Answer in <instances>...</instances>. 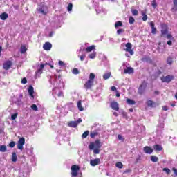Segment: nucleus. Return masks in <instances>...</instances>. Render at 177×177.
Returning <instances> with one entry per match:
<instances>
[{"instance_id": "nucleus-1", "label": "nucleus", "mask_w": 177, "mask_h": 177, "mask_svg": "<svg viewBox=\"0 0 177 177\" xmlns=\"http://www.w3.org/2000/svg\"><path fill=\"white\" fill-rule=\"evenodd\" d=\"M160 27V37L167 38V39H171V41H173L174 37H172V34L168 33L169 31V27H168V25H167V24H162Z\"/></svg>"}, {"instance_id": "nucleus-2", "label": "nucleus", "mask_w": 177, "mask_h": 177, "mask_svg": "<svg viewBox=\"0 0 177 177\" xmlns=\"http://www.w3.org/2000/svg\"><path fill=\"white\" fill-rule=\"evenodd\" d=\"M95 85V75L94 73H90L89 79L84 85V88L88 91V89H92V86Z\"/></svg>"}, {"instance_id": "nucleus-3", "label": "nucleus", "mask_w": 177, "mask_h": 177, "mask_svg": "<svg viewBox=\"0 0 177 177\" xmlns=\"http://www.w3.org/2000/svg\"><path fill=\"white\" fill-rule=\"evenodd\" d=\"M71 176L72 177H77L78 176V171H80V166L77 165H73L71 167Z\"/></svg>"}, {"instance_id": "nucleus-4", "label": "nucleus", "mask_w": 177, "mask_h": 177, "mask_svg": "<svg viewBox=\"0 0 177 177\" xmlns=\"http://www.w3.org/2000/svg\"><path fill=\"white\" fill-rule=\"evenodd\" d=\"M146 88H147V83L145 81H143L138 87V95H143L146 91Z\"/></svg>"}, {"instance_id": "nucleus-5", "label": "nucleus", "mask_w": 177, "mask_h": 177, "mask_svg": "<svg viewBox=\"0 0 177 177\" xmlns=\"http://www.w3.org/2000/svg\"><path fill=\"white\" fill-rule=\"evenodd\" d=\"M162 82H166V84H169L171 81L175 80V76L174 75H168L167 76H163L160 78Z\"/></svg>"}, {"instance_id": "nucleus-6", "label": "nucleus", "mask_w": 177, "mask_h": 177, "mask_svg": "<svg viewBox=\"0 0 177 177\" xmlns=\"http://www.w3.org/2000/svg\"><path fill=\"white\" fill-rule=\"evenodd\" d=\"M94 147L97 149H100L102 147V144L100 143V140H97L95 141V142H91L88 145V149L90 150H93Z\"/></svg>"}, {"instance_id": "nucleus-7", "label": "nucleus", "mask_w": 177, "mask_h": 177, "mask_svg": "<svg viewBox=\"0 0 177 177\" xmlns=\"http://www.w3.org/2000/svg\"><path fill=\"white\" fill-rule=\"evenodd\" d=\"M37 10L39 12V13L46 15H48V6L42 5L41 6L37 8Z\"/></svg>"}, {"instance_id": "nucleus-8", "label": "nucleus", "mask_w": 177, "mask_h": 177, "mask_svg": "<svg viewBox=\"0 0 177 177\" xmlns=\"http://www.w3.org/2000/svg\"><path fill=\"white\" fill-rule=\"evenodd\" d=\"M80 122H82V119L79 118L77 121H70L68 123V127H73V128H77Z\"/></svg>"}, {"instance_id": "nucleus-9", "label": "nucleus", "mask_w": 177, "mask_h": 177, "mask_svg": "<svg viewBox=\"0 0 177 177\" xmlns=\"http://www.w3.org/2000/svg\"><path fill=\"white\" fill-rule=\"evenodd\" d=\"M125 46H126V48L124 49V50L130 53L131 56H133V55L135 53L133 52V50H132V44L127 43Z\"/></svg>"}, {"instance_id": "nucleus-10", "label": "nucleus", "mask_w": 177, "mask_h": 177, "mask_svg": "<svg viewBox=\"0 0 177 177\" xmlns=\"http://www.w3.org/2000/svg\"><path fill=\"white\" fill-rule=\"evenodd\" d=\"M26 144V139L24 138H19L17 144V149L19 150H23V146Z\"/></svg>"}, {"instance_id": "nucleus-11", "label": "nucleus", "mask_w": 177, "mask_h": 177, "mask_svg": "<svg viewBox=\"0 0 177 177\" xmlns=\"http://www.w3.org/2000/svg\"><path fill=\"white\" fill-rule=\"evenodd\" d=\"M12 64H13L12 63V61L10 60L6 61L3 64V68L6 71H8L10 69V67H12Z\"/></svg>"}, {"instance_id": "nucleus-12", "label": "nucleus", "mask_w": 177, "mask_h": 177, "mask_svg": "<svg viewBox=\"0 0 177 177\" xmlns=\"http://www.w3.org/2000/svg\"><path fill=\"white\" fill-rule=\"evenodd\" d=\"M47 64H49V63L41 64L40 65L39 68L35 72L37 77H38V76L41 75V74H42L43 70L45 68V66H46Z\"/></svg>"}, {"instance_id": "nucleus-13", "label": "nucleus", "mask_w": 177, "mask_h": 177, "mask_svg": "<svg viewBox=\"0 0 177 177\" xmlns=\"http://www.w3.org/2000/svg\"><path fill=\"white\" fill-rule=\"evenodd\" d=\"M111 107L115 111H120V105L115 101L111 102Z\"/></svg>"}, {"instance_id": "nucleus-14", "label": "nucleus", "mask_w": 177, "mask_h": 177, "mask_svg": "<svg viewBox=\"0 0 177 177\" xmlns=\"http://www.w3.org/2000/svg\"><path fill=\"white\" fill-rule=\"evenodd\" d=\"M99 164H100V159L99 158L90 160V165H91V167H96V165H99Z\"/></svg>"}, {"instance_id": "nucleus-15", "label": "nucleus", "mask_w": 177, "mask_h": 177, "mask_svg": "<svg viewBox=\"0 0 177 177\" xmlns=\"http://www.w3.org/2000/svg\"><path fill=\"white\" fill-rule=\"evenodd\" d=\"M43 49L44 50H50L52 49V44H50L49 42H46L43 45Z\"/></svg>"}, {"instance_id": "nucleus-16", "label": "nucleus", "mask_w": 177, "mask_h": 177, "mask_svg": "<svg viewBox=\"0 0 177 177\" xmlns=\"http://www.w3.org/2000/svg\"><path fill=\"white\" fill-rule=\"evenodd\" d=\"M28 92L29 93V95L32 97V99H34V87H32V86H28Z\"/></svg>"}, {"instance_id": "nucleus-17", "label": "nucleus", "mask_w": 177, "mask_h": 177, "mask_svg": "<svg viewBox=\"0 0 177 177\" xmlns=\"http://www.w3.org/2000/svg\"><path fill=\"white\" fill-rule=\"evenodd\" d=\"M147 106H148V107H151V108H154L156 107V102H154L153 100H148L146 102Z\"/></svg>"}, {"instance_id": "nucleus-18", "label": "nucleus", "mask_w": 177, "mask_h": 177, "mask_svg": "<svg viewBox=\"0 0 177 177\" xmlns=\"http://www.w3.org/2000/svg\"><path fill=\"white\" fill-rule=\"evenodd\" d=\"M150 26H151V34H157V28H156L155 25H154V22L151 21L149 23Z\"/></svg>"}, {"instance_id": "nucleus-19", "label": "nucleus", "mask_w": 177, "mask_h": 177, "mask_svg": "<svg viewBox=\"0 0 177 177\" xmlns=\"http://www.w3.org/2000/svg\"><path fill=\"white\" fill-rule=\"evenodd\" d=\"M143 150L147 154H151L153 153V149L149 146L145 147Z\"/></svg>"}, {"instance_id": "nucleus-20", "label": "nucleus", "mask_w": 177, "mask_h": 177, "mask_svg": "<svg viewBox=\"0 0 177 177\" xmlns=\"http://www.w3.org/2000/svg\"><path fill=\"white\" fill-rule=\"evenodd\" d=\"M124 74H133V68L132 67H127L124 71Z\"/></svg>"}, {"instance_id": "nucleus-21", "label": "nucleus", "mask_w": 177, "mask_h": 177, "mask_svg": "<svg viewBox=\"0 0 177 177\" xmlns=\"http://www.w3.org/2000/svg\"><path fill=\"white\" fill-rule=\"evenodd\" d=\"M96 49V46L91 45V46H88L86 48V52L87 53H89V52H92V50H95Z\"/></svg>"}, {"instance_id": "nucleus-22", "label": "nucleus", "mask_w": 177, "mask_h": 177, "mask_svg": "<svg viewBox=\"0 0 177 177\" xmlns=\"http://www.w3.org/2000/svg\"><path fill=\"white\" fill-rule=\"evenodd\" d=\"M9 17V15L6 12H3L0 15L1 20H6Z\"/></svg>"}, {"instance_id": "nucleus-23", "label": "nucleus", "mask_w": 177, "mask_h": 177, "mask_svg": "<svg viewBox=\"0 0 177 177\" xmlns=\"http://www.w3.org/2000/svg\"><path fill=\"white\" fill-rule=\"evenodd\" d=\"M167 64H169V66H172L174 64V58H172L171 56L167 57Z\"/></svg>"}, {"instance_id": "nucleus-24", "label": "nucleus", "mask_w": 177, "mask_h": 177, "mask_svg": "<svg viewBox=\"0 0 177 177\" xmlns=\"http://www.w3.org/2000/svg\"><path fill=\"white\" fill-rule=\"evenodd\" d=\"M98 135H99V132L95 130L90 133V138H95V136H98Z\"/></svg>"}, {"instance_id": "nucleus-25", "label": "nucleus", "mask_w": 177, "mask_h": 177, "mask_svg": "<svg viewBox=\"0 0 177 177\" xmlns=\"http://www.w3.org/2000/svg\"><path fill=\"white\" fill-rule=\"evenodd\" d=\"M82 102L81 100H79L77 102V109L80 111H84V107H82Z\"/></svg>"}, {"instance_id": "nucleus-26", "label": "nucleus", "mask_w": 177, "mask_h": 177, "mask_svg": "<svg viewBox=\"0 0 177 177\" xmlns=\"http://www.w3.org/2000/svg\"><path fill=\"white\" fill-rule=\"evenodd\" d=\"M153 149L156 151H161L162 150V147L160 145H155Z\"/></svg>"}, {"instance_id": "nucleus-27", "label": "nucleus", "mask_w": 177, "mask_h": 177, "mask_svg": "<svg viewBox=\"0 0 177 177\" xmlns=\"http://www.w3.org/2000/svg\"><path fill=\"white\" fill-rule=\"evenodd\" d=\"M126 102L127 103V104H129L130 106H133V104H135L136 102H135V100L127 98L126 100Z\"/></svg>"}, {"instance_id": "nucleus-28", "label": "nucleus", "mask_w": 177, "mask_h": 177, "mask_svg": "<svg viewBox=\"0 0 177 177\" xmlns=\"http://www.w3.org/2000/svg\"><path fill=\"white\" fill-rule=\"evenodd\" d=\"M111 77V72L106 73L103 75V78L104 80H109Z\"/></svg>"}, {"instance_id": "nucleus-29", "label": "nucleus", "mask_w": 177, "mask_h": 177, "mask_svg": "<svg viewBox=\"0 0 177 177\" xmlns=\"http://www.w3.org/2000/svg\"><path fill=\"white\" fill-rule=\"evenodd\" d=\"M12 162H16V161H17V155L15 153V152L12 153Z\"/></svg>"}, {"instance_id": "nucleus-30", "label": "nucleus", "mask_w": 177, "mask_h": 177, "mask_svg": "<svg viewBox=\"0 0 177 177\" xmlns=\"http://www.w3.org/2000/svg\"><path fill=\"white\" fill-rule=\"evenodd\" d=\"M151 161H152V162H158V157L156 156H151Z\"/></svg>"}, {"instance_id": "nucleus-31", "label": "nucleus", "mask_w": 177, "mask_h": 177, "mask_svg": "<svg viewBox=\"0 0 177 177\" xmlns=\"http://www.w3.org/2000/svg\"><path fill=\"white\" fill-rule=\"evenodd\" d=\"M116 168H119L121 169L122 168H124V165L121 162H118L115 163Z\"/></svg>"}, {"instance_id": "nucleus-32", "label": "nucleus", "mask_w": 177, "mask_h": 177, "mask_svg": "<svg viewBox=\"0 0 177 177\" xmlns=\"http://www.w3.org/2000/svg\"><path fill=\"white\" fill-rule=\"evenodd\" d=\"M118 27H122V22L121 21H118L115 24V28H118Z\"/></svg>"}, {"instance_id": "nucleus-33", "label": "nucleus", "mask_w": 177, "mask_h": 177, "mask_svg": "<svg viewBox=\"0 0 177 177\" xmlns=\"http://www.w3.org/2000/svg\"><path fill=\"white\" fill-rule=\"evenodd\" d=\"M6 150H7L6 145L0 146V151H1V153H5Z\"/></svg>"}, {"instance_id": "nucleus-34", "label": "nucleus", "mask_w": 177, "mask_h": 177, "mask_svg": "<svg viewBox=\"0 0 177 177\" xmlns=\"http://www.w3.org/2000/svg\"><path fill=\"white\" fill-rule=\"evenodd\" d=\"M20 52L22 54H24L25 52H27V48L26 47V46H21Z\"/></svg>"}, {"instance_id": "nucleus-35", "label": "nucleus", "mask_w": 177, "mask_h": 177, "mask_svg": "<svg viewBox=\"0 0 177 177\" xmlns=\"http://www.w3.org/2000/svg\"><path fill=\"white\" fill-rule=\"evenodd\" d=\"M174 2V7L173 10H175V12L177 11V0H173Z\"/></svg>"}, {"instance_id": "nucleus-36", "label": "nucleus", "mask_w": 177, "mask_h": 177, "mask_svg": "<svg viewBox=\"0 0 177 177\" xmlns=\"http://www.w3.org/2000/svg\"><path fill=\"white\" fill-rule=\"evenodd\" d=\"M88 135H89V131H86L83 133L82 138H83L84 139H85L86 138H88Z\"/></svg>"}, {"instance_id": "nucleus-37", "label": "nucleus", "mask_w": 177, "mask_h": 177, "mask_svg": "<svg viewBox=\"0 0 177 177\" xmlns=\"http://www.w3.org/2000/svg\"><path fill=\"white\" fill-rule=\"evenodd\" d=\"M129 24H133L135 23V18L133 17H129Z\"/></svg>"}, {"instance_id": "nucleus-38", "label": "nucleus", "mask_w": 177, "mask_h": 177, "mask_svg": "<svg viewBox=\"0 0 177 177\" xmlns=\"http://www.w3.org/2000/svg\"><path fill=\"white\" fill-rule=\"evenodd\" d=\"M142 21H146L147 20V15L145 12H142Z\"/></svg>"}, {"instance_id": "nucleus-39", "label": "nucleus", "mask_w": 177, "mask_h": 177, "mask_svg": "<svg viewBox=\"0 0 177 177\" xmlns=\"http://www.w3.org/2000/svg\"><path fill=\"white\" fill-rule=\"evenodd\" d=\"M30 107L34 111H38V106L36 104H32Z\"/></svg>"}, {"instance_id": "nucleus-40", "label": "nucleus", "mask_w": 177, "mask_h": 177, "mask_svg": "<svg viewBox=\"0 0 177 177\" xmlns=\"http://www.w3.org/2000/svg\"><path fill=\"white\" fill-rule=\"evenodd\" d=\"M72 73L73 74H75V75H77V74H80V71H78V68H75L73 69Z\"/></svg>"}, {"instance_id": "nucleus-41", "label": "nucleus", "mask_w": 177, "mask_h": 177, "mask_svg": "<svg viewBox=\"0 0 177 177\" xmlns=\"http://www.w3.org/2000/svg\"><path fill=\"white\" fill-rule=\"evenodd\" d=\"M89 59H95L96 57V52H94L88 55Z\"/></svg>"}, {"instance_id": "nucleus-42", "label": "nucleus", "mask_w": 177, "mask_h": 177, "mask_svg": "<svg viewBox=\"0 0 177 177\" xmlns=\"http://www.w3.org/2000/svg\"><path fill=\"white\" fill-rule=\"evenodd\" d=\"M151 6L153 7L154 9L157 8V1L156 0L151 1Z\"/></svg>"}, {"instance_id": "nucleus-43", "label": "nucleus", "mask_w": 177, "mask_h": 177, "mask_svg": "<svg viewBox=\"0 0 177 177\" xmlns=\"http://www.w3.org/2000/svg\"><path fill=\"white\" fill-rule=\"evenodd\" d=\"M131 13L133 16H138V15H139V12L136 9L133 10Z\"/></svg>"}, {"instance_id": "nucleus-44", "label": "nucleus", "mask_w": 177, "mask_h": 177, "mask_svg": "<svg viewBox=\"0 0 177 177\" xmlns=\"http://www.w3.org/2000/svg\"><path fill=\"white\" fill-rule=\"evenodd\" d=\"M68 12H71L73 10V3H69L67 7Z\"/></svg>"}, {"instance_id": "nucleus-45", "label": "nucleus", "mask_w": 177, "mask_h": 177, "mask_svg": "<svg viewBox=\"0 0 177 177\" xmlns=\"http://www.w3.org/2000/svg\"><path fill=\"white\" fill-rule=\"evenodd\" d=\"M118 139L119 140H122V142H124L125 141V138H124V137H122V136H121L120 134L118 135Z\"/></svg>"}, {"instance_id": "nucleus-46", "label": "nucleus", "mask_w": 177, "mask_h": 177, "mask_svg": "<svg viewBox=\"0 0 177 177\" xmlns=\"http://www.w3.org/2000/svg\"><path fill=\"white\" fill-rule=\"evenodd\" d=\"M100 148H95V149H94V150H93L94 154H99L100 153Z\"/></svg>"}, {"instance_id": "nucleus-47", "label": "nucleus", "mask_w": 177, "mask_h": 177, "mask_svg": "<svg viewBox=\"0 0 177 177\" xmlns=\"http://www.w3.org/2000/svg\"><path fill=\"white\" fill-rule=\"evenodd\" d=\"M16 146V142L15 141H12L9 143V147L13 148Z\"/></svg>"}, {"instance_id": "nucleus-48", "label": "nucleus", "mask_w": 177, "mask_h": 177, "mask_svg": "<svg viewBox=\"0 0 177 177\" xmlns=\"http://www.w3.org/2000/svg\"><path fill=\"white\" fill-rule=\"evenodd\" d=\"M163 171L167 174V175H169L171 174V169L169 168H163Z\"/></svg>"}, {"instance_id": "nucleus-49", "label": "nucleus", "mask_w": 177, "mask_h": 177, "mask_svg": "<svg viewBox=\"0 0 177 177\" xmlns=\"http://www.w3.org/2000/svg\"><path fill=\"white\" fill-rule=\"evenodd\" d=\"M80 57L81 62H84L85 60V58L86 57V55L85 54L82 55L81 56H79Z\"/></svg>"}, {"instance_id": "nucleus-50", "label": "nucleus", "mask_w": 177, "mask_h": 177, "mask_svg": "<svg viewBox=\"0 0 177 177\" xmlns=\"http://www.w3.org/2000/svg\"><path fill=\"white\" fill-rule=\"evenodd\" d=\"M17 113L11 115V120H16V118H17Z\"/></svg>"}, {"instance_id": "nucleus-51", "label": "nucleus", "mask_w": 177, "mask_h": 177, "mask_svg": "<svg viewBox=\"0 0 177 177\" xmlns=\"http://www.w3.org/2000/svg\"><path fill=\"white\" fill-rule=\"evenodd\" d=\"M124 31H125L124 29H118L117 30L118 35H120V34H122V32H124Z\"/></svg>"}, {"instance_id": "nucleus-52", "label": "nucleus", "mask_w": 177, "mask_h": 177, "mask_svg": "<svg viewBox=\"0 0 177 177\" xmlns=\"http://www.w3.org/2000/svg\"><path fill=\"white\" fill-rule=\"evenodd\" d=\"M172 171L174 172L175 176L177 177V169L175 167H173Z\"/></svg>"}, {"instance_id": "nucleus-53", "label": "nucleus", "mask_w": 177, "mask_h": 177, "mask_svg": "<svg viewBox=\"0 0 177 177\" xmlns=\"http://www.w3.org/2000/svg\"><path fill=\"white\" fill-rule=\"evenodd\" d=\"M62 96H64V95L63 94V91H59L58 97H62Z\"/></svg>"}, {"instance_id": "nucleus-54", "label": "nucleus", "mask_w": 177, "mask_h": 177, "mask_svg": "<svg viewBox=\"0 0 177 177\" xmlns=\"http://www.w3.org/2000/svg\"><path fill=\"white\" fill-rule=\"evenodd\" d=\"M131 172H132V170H131V169H128L125 170V171L123 172V174H129V173H131Z\"/></svg>"}, {"instance_id": "nucleus-55", "label": "nucleus", "mask_w": 177, "mask_h": 177, "mask_svg": "<svg viewBox=\"0 0 177 177\" xmlns=\"http://www.w3.org/2000/svg\"><path fill=\"white\" fill-rule=\"evenodd\" d=\"M26 82H27V78L24 77V78L21 80V84H26Z\"/></svg>"}, {"instance_id": "nucleus-56", "label": "nucleus", "mask_w": 177, "mask_h": 177, "mask_svg": "<svg viewBox=\"0 0 177 177\" xmlns=\"http://www.w3.org/2000/svg\"><path fill=\"white\" fill-rule=\"evenodd\" d=\"M58 64L59 66H66L63 61H59Z\"/></svg>"}, {"instance_id": "nucleus-57", "label": "nucleus", "mask_w": 177, "mask_h": 177, "mask_svg": "<svg viewBox=\"0 0 177 177\" xmlns=\"http://www.w3.org/2000/svg\"><path fill=\"white\" fill-rule=\"evenodd\" d=\"M144 60H145L146 62H151V59L150 57H145L144 58Z\"/></svg>"}, {"instance_id": "nucleus-58", "label": "nucleus", "mask_w": 177, "mask_h": 177, "mask_svg": "<svg viewBox=\"0 0 177 177\" xmlns=\"http://www.w3.org/2000/svg\"><path fill=\"white\" fill-rule=\"evenodd\" d=\"M111 91L114 92L115 91H117V88L115 86H113L111 87Z\"/></svg>"}, {"instance_id": "nucleus-59", "label": "nucleus", "mask_w": 177, "mask_h": 177, "mask_svg": "<svg viewBox=\"0 0 177 177\" xmlns=\"http://www.w3.org/2000/svg\"><path fill=\"white\" fill-rule=\"evenodd\" d=\"M162 110H164V111H168V106H162Z\"/></svg>"}, {"instance_id": "nucleus-60", "label": "nucleus", "mask_w": 177, "mask_h": 177, "mask_svg": "<svg viewBox=\"0 0 177 177\" xmlns=\"http://www.w3.org/2000/svg\"><path fill=\"white\" fill-rule=\"evenodd\" d=\"M167 45H169V46H171L172 45V41L169 40V41H167Z\"/></svg>"}, {"instance_id": "nucleus-61", "label": "nucleus", "mask_w": 177, "mask_h": 177, "mask_svg": "<svg viewBox=\"0 0 177 177\" xmlns=\"http://www.w3.org/2000/svg\"><path fill=\"white\" fill-rule=\"evenodd\" d=\"M113 114L115 117H118V113L117 112H113Z\"/></svg>"}, {"instance_id": "nucleus-62", "label": "nucleus", "mask_w": 177, "mask_h": 177, "mask_svg": "<svg viewBox=\"0 0 177 177\" xmlns=\"http://www.w3.org/2000/svg\"><path fill=\"white\" fill-rule=\"evenodd\" d=\"M154 93H155V95H160V91H154Z\"/></svg>"}, {"instance_id": "nucleus-63", "label": "nucleus", "mask_w": 177, "mask_h": 177, "mask_svg": "<svg viewBox=\"0 0 177 177\" xmlns=\"http://www.w3.org/2000/svg\"><path fill=\"white\" fill-rule=\"evenodd\" d=\"M49 37H53V32H50Z\"/></svg>"}, {"instance_id": "nucleus-64", "label": "nucleus", "mask_w": 177, "mask_h": 177, "mask_svg": "<svg viewBox=\"0 0 177 177\" xmlns=\"http://www.w3.org/2000/svg\"><path fill=\"white\" fill-rule=\"evenodd\" d=\"M120 93L118 92V93H116V97H120Z\"/></svg>"}]
</instances>
